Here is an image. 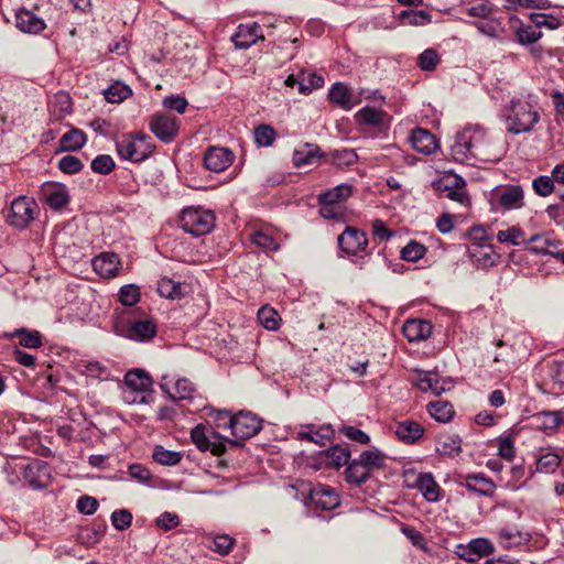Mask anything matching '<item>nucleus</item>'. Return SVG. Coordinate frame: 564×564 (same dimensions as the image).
Masks as SVG:
<instances>
[{"mask_svg":"<svg viewBox=\"0 0 564 564\" xmlns=\"http://www.w3.org/2000/svg\"><path fill=\"white\" fill-rule=\"evenodd\" d=\"M402 332L409 341H421L431 336L432 325L425 319H408Z\"/></svg>","mask_w":564,"mask_h":564,"instance_id":"5701e85b","label":"nucleus"},{"mask_svg":"<svg viewBox=\"0 0 564 564\" xmlns=\"http://www.w3.org/2000/svg\"><path fill=\"white\" fill-rule=\"evenodd\" d=\"M403 485L410 489H417L429 502H436L442 497V488L431 473H417L408 469L403 473Z\"/></svg>","mask_w":564,"mask_h":564,"instance_id":"0eeeda50","label":"nucleus"},{"mask_svg":"<svg viewBox=\"0 0 564 564\" xmlns=\"http://www.w3.org/2000/svg\"><path fill=\"white\" fill-rule=\"evenodd\" d=\"M112 525L118 530H126L131 525L132 514L124 509L116 510L111 514Z\"/></svg>","mask_w":564,"mask_h":564,"instance_id":"e2e57ef3","label":"nucleus"},{"mask_svg":"<svg viewBox=\"0 0 564 564\" xmlns=\"http://www.w3.org/2000/svg\"><path fill=\"white\" fill-rule=\"evenodd\" d=\"M94 271L101 278H113L120 270V261L116 253L104 252L93 260Z\"/></svg>","mask_w":564,"mask_h":564,"instance_id":"4be33fe9","label":"nucleus"},{"mask_svg":"<svg viewBox=\"0 0 564 564\" xmlns=\"http://www.w3.org/2000/svg\"><path fill=\"white\" fill-rule=\"evenodd\" d=\"M394 433L402 442L413 444L422 437L424 430L419 423L405 420L397 424Z\"/></svg>","mask_w":564,"mask_h":564,"instance_id":"cd10ccee","label":"nucleus"},{"mask_svg":"<svg viewBox=\"0 0 564 564\" xmlns=\"http://www.w3.org/2000/svg\"><path fill=\"white\" fill-rule=\"evenodd\" d=\"M517 41L522 45L533 44L542 37V32L534 25L520 26L516 31Z\"/></svg>","mask_w":564,"mask_h":564,"instance_id":"09e8293b","label":"nucleus"},{"mask_svg":"<svg viewBox=\"0 0 564 564\" xmlns=\"http://www.w3.org/2000/svg\"><path fill=\"white\" fill-rule=\"evenodd\" d=\"M427 411L436 421L443 423L448 422L454 414L453 406L447 401L430 402Z\"/></svg>","mask_w":564,"mask_h":564,"instance_id":"58836bf2","label":"nucleus"},{"mask_svg":"<svg viewBox=\"0 0 564 564\" xmlns=\"http://www.w3.org/2000/svg\"><path fill=\"white\" fill-rule=\"evenodd\" d=\"M253 134L256 143L260 147H270L275 140V131L268 124L257 127Z\"/></svg>","mask_w":564,"mask_h":564,"instance_id":"603ef678","label":"nucleus"},{"mask_svg":"<svg viewBox=\"0 0 564 564\" xmlns=\"http://www.w3.org/2000/svg\"><path fill=\"white\" fill-rule=\"evenodd\" d=\"M59 143L64 151H76L86 143V134L78 129H72L61 138Z\"/></svg>","mask_w":564,"mask_h":564,"instance_id":"c9c22d12","label":"nucleus"},{"mask_svg":"<svg viewBox=\"0 0 564 564\" xmlns=\"http://www.w3.org/2000/svg\"><path fill=\"white\" fill-rule=\"evenodd\" d=\"M370 476V470L358 459L351 462L346 468V479L348 482L360 485Z\"/></svg>","mask_w":564,"mask_h":564,"instance_id":"e433bc0d","label":"nucleus"},{"mask_svg":"<svg viewBox=\"0 0 564 564\" xmlns=\"http://www.w3.org/2000/svg\"><path fill=\"white\" fill-rule=\"evenodd\" d=\"M113 167L115 162L110 155H98L91 162L93 171L100 174H108Z\"/></svg>","mask_w":564,"mask_h":564,"instance_id":"69168bd1","label":"nucleus"},{"mask_svg":"<svg viewBox=\"0 0 564 564\" xmlns=\"http://www.w3.org/2000/svg\"><path fill=\"white\" fill-rule=\"evenodd\" d=\"M258 319L269 330H276L281 321L278 312L269 305H264L258 311Z\"/></svg>","mask_w":564,"mask_h":564,"instance_id":"a19ab883","label":"nucleus"},{"mask_svg":"<svg viewBox=\"0 0 564 564\" xmlns=\"http://www.w3.org/2000/svg\"><path fill=\"white\" fill-rule=\"evenodd\" d=\"M386 112L371 107H365L356 113L359 123L368 126H380L383 123Z\"/></svg>","mask_w":564,"mask_h":564,"instance_id":"ea45409f","label":"nucleus"},{"mask_svg":"<svg viewBox=\"0 0 564 564\" xmlns=\"http://www.w3.org/2000/svg\"><path fill=\"white\" fill-rule=\"evenodd\" d=\"M83 373L87 377L108 379L110 372L107 367L102 366L99 361H88L84 366Z\"/></svg>","mask_w":564,"mask_h":564,"instance_id":"680f3d73","label":"nucleus"},{"mask_svg":"<svg viewBox=\"0 0 564 564\" xmlns=\"http://www.w3.org/2000/svg\"><path fill=\"white\" fill-rule=\"evenodd\" d=\"M329 100L345 110H349L355 106L352 95L347 85L336 83L328 93Z\"/></svg>","mask_w":564,"mask_h":564,"instance_id":"c756f323","label":"nucleus"},{"mask_svg":"<svg viewBox=\"0 0 564 564\" xmlns=\"http://www.w3.org/2000/svg\"><path fill=\"white\" fill-rule=\"evenodd\" d=\"M539 119V113L533 109L530 102L521 100L512 101L510 112L507 117V129L514 134L529 132L533 129Z\"/></svg>","mask_w":564,"mask_h":564,"instance_id":"423d86ee","label":"nucleus"},{"mask_svg":"<svg viewBox=\"0 0 564 564\" xmlns=\"http://www.w3.org/2000/svg\"><path fill=\"white\" fill-rule=\"evenodd\" d=\"M161 389L169 394L172 400H195L199 398L196 394L195 386L187 378L170 380L167 376L162 377Z\"/></svg>","mask_w":564,"mask_h":564,"instance_id":"ddd939ff","label":"nucleus"},{"mask_svg":"<svg viewBox=\"0 0 564 564\" xmlns=\"http://www.w3.org/2000/svg\"><path fill=\"white\" fill-rule=\"evenodd\" d=\"M215 215L200 207H187L183 209L180 223L184 231L193 236H204L212 231L215 226Z\"/></svg>","mask_w":564,"mask_h":564,"instance_id":"20e7f679","label":"nucleus"},{"mask_svg":"<svg viewBox=\"0 0 564 564\" xmlns=\"http://www.w3.org/2000/svg\"><path fill=\"white\" fill-rule=\"evenodd\" d=\"M319 158L321 151L315 144L304 143L293 152V163L297 167L314 165Z\"/></svg>","mask_w":564,"mask_h":564,"instance_id":"393cba45","label":"nucleus"},{"mask_svg":"<svg viewBox=\"0 0 564 564\" xmlns=\"http://www.w3.org/2000/svg\"><path fill=\"white\" fill-rule=\"evenodd\" d=\"M386 456L378 449L364 451L359 460L369 469L380 468L384 464Z\"/></svg>","mask_w":564,"mask_h":564,"instance_id":"de8ad7c7","label":"nucleus"},{"mask_svg":"<svg viewBox=\"0 0 564 564\" xmlns=\"http://www.w3.org/2000/svg\"><path fill=\"white\" fill-rule=\"evenodd\" d=\"M300 77V93L303 95H307L314 89L321 88L324 85L323 76L317 75L316 73L301 70Z\"/></svg>","mask_w":564,"mask_h":564,"instance_id":"4c0bfd02","label":"nucleus"},{"mask_svg":"<svg viewBox=\"0 0 564 564\" xmlns=\"http://www.w3.org/2000/svg\"><path fill=\"white\" fill-rule=\"evenodd\" d=\"M235 160V154L227 148L210 147L204 155V164L207 170L219 173L229 167Z\"/></svg>","mask_w":564,"mask_h":564,"instance_id":"f3484780","label":"nucleus"},{"mask_svg":"<svg viewBox=\"0 0 564 564\" xmlns=\"http://www.w3.org/2000/svg\"><path fill=\"white\" fill-rule=\"evenodd\" d=\"M50 109L57 120L69 113L72 110V100L69 95L64 91L56 94L50 102Z\"/></svg>","mask_w":564,"mask_h":564,"instance_id":"f704fd0d","label":"nucleus"},{"mask_svg":"<svg viewBox=\"0 0 564 564\" xmlns=\"http://www.w3.org/2000/svg\"><path fill=\"white\" fill-rule=\"evenodd\" d=\"M158 291L161 296L166 299H176L183 295L182 285L167 278H163L159 282Z\"/></svg>","mask_w":564,"mask_h":564,"instance_id":"a18cd8bd","label":"nucleus"},{"mask_svg":"<svg viewBox=\"0 0 564 564\" xmlns=\"http://www.w3.org/2000/svg\"><path fill=\"white\" fill-rule=\"evenodd\" d=\"M466 488L486 497L494 496L496 486L481 475H469L466 477Z\"/></svg>","mask_w":564,"mask_h":564,"instance_id":"72a5a7b5","label":"nucleus"},{"mask_svg":"<svg viewBox=\"0 0 564 564\" xmlns=\"http://www.w3.org/2000/svg\"><path fill=\"white\" fill-rule=\"evenodd\" d=\"M433 187L441 196L454 200L463 207H469L470 197L466 191V182L463 177L456 174L446 175L433 182Z\"/></svg>","mask_w":564,"mask_h":564,"instance_id":"1a4fd4ad","label":"nucleus"},{"mask_svg":"<svg viewBox=\"0 0 564 564\" xmlns=\"http://www.w3.org/2000/svg\"><path fill=\"white\" fill-rule=\"evenodd\" d=\"M140 299L139 289L134 285H124L119 291V301L122 305L132 306Z\"/></svg>","mask_w":564,"mask_h":564,"instance_id":"052dcab7","label":"nucleus"},{"mask_svg":"<svg viewBox=\"0 0 564 564\" xmlns=\"http://www.w3.org/2000/svg\"><path fill=\"white\" fill-rule=\"evenodd\" d=\"M230 430L237 438L247 440L260 432L261 420L250 412L241 411L237 415H232Z\"/></svg>","mask_w":564,"mask_h":564,"instance_id":"f8f14e48","label":"nucleus"},{"mask_svg":"<svg viewBox=\"0 0 564 564\" xmlns=\"http://www.w3.org/2000/svg\"><path fill=\"white\" fill-rule=\"evenodd\" d=\"M507 10L518 11L520 9H547L551 6L549 0H503Z\"/></svg>","mask_w":564,"mask_h":564,"instance_id":"79ce46f5","label":"nucleus"},{"mask_svg":"<svg viewBox=\"0 0 564 564\" xmlns=\"http://www.w3.org/2000/svg\"><path fill=\"white\" fill-rule=\"evenodd\" d=\"M550 376L555 386L564 389V360H554L550 366Z\"/></svg>","mask_w":564,"mask_h":564,"instance_id":"774afa93","label":"nucleus"},{"mask_svg":"<svg viewBox=\"0 0 564 564\" xmlns=\"http://www.w3.org/2000/svg\"><path fill=\"white\" fill-rule=\"evenodd\" d=\"M425 252L426 248L423 245L411 241L402 248L401 258L405 261L416 262L424 257Z\"/></svg>","mask_w":564,"mask_h":564,"instance_id":"3c124183","label":"nucleus"},{"mask_svg":"<svg viewBox=\"0 0 564 564\" xmlns=\"http://www.w3.org/2000/svg\"><path fill=\"white\" fill-rule=\"evenodd\" d=\"M333 162L338 166H348L356 162L357 154L352 150H335L332 153Z\"/></svg>","mask_w":564,"mask_h":564,"instance_id":"0e129e2a","label":"nucleus"},{"mask_svg":"<svg viewBox=\"0 0 564 564\" xmlns=\"http://www.w3.org/2000/svg\"><path fill=\"white\" fill-rule=\"evenodd\" d=\"M494 551L495 546L490 540L477 538L470 540L466 545H457L456 554L467 562H476L482 556L492 554Z\"/></svg>","mask_w":564,"mask_h":564,"instance_id":"dca6fc26","label":"nucleus"},{"mask_svg":"<svg viewBox=\"0 0 564 564\" xmlns=\"http://www.w3.org/2000/svg\"><path fill=\"white\" fill-rule=\"evenodd\" d=\"M15 25L24 33H39L45 28L44 21L29 10L17 12Z\"/></svg>","mask_w":564,"mask_h":564,"instance_id":"a878e982","label":"nucleus"},{"mask_svg":"<svg viewBox=\"0 0 564 564\" xmlns=\"http://www.w3.org/2000/svg\"><path fill=\"white\" fill-rule=\"evenodd\" d=\"M326 456L329 465L341 467L348 463L350 453L347 448L334 446L326 452Z\"/></svg>","mask_w":564,"mask_h":564,"instance_id":"864d4df0","label":"nucleus"},{"mask_svg":"<svg viewBox=\"0 0 564 564\" xmlns=\"http://www.w3.org/2000/svg\"><path fill=\"white\" fill-rule=\"evenodd\" d=\"M474 26L481 34L492 39L501 37L502 33L505 32L501 19L494 17V14L486 19L474 22Z\"/></svg>","mask_w":564,"mask_h":564,"instance_id":"7c9ffc66","label":"nucleus"},{"mask_svg":"<svg viewBox=\"0 0 564 564\" xmlns=\"http://www.w3.org/2000/svg\"><path fill=\"white\" fill-rule=\"evenodd\" d=\"M12 336H18L19 344L26 348H37L42 345L41 335L36 330L17 329Z\"/></svg>","mask_w":564,"mask_h":564,"instance_id":"49530a36","label":"nucleus"},{"mask_svg":"<svg viewBox=\"0 0 564 564\" xmlns=\"http://www.w3.org/2000/svg\"><path fill=\"white\" fill-rule=\"evenodd\" d=\"M41 194L46 204L55 210H61L69 203V193L65 185L46 183L41 187Z\"/></svg>","mask_w":564,"mask_h":564,"instance_id":"6ab92c4d","label":"nucleus"},{"mask_svg":"<svg viewBox=\"0 0 564 564\" xmlns=\"http://www.w3.org/2000/svg\"><path fill=\"white\" fill-rule=\"evenodd\" d=\"M151 131L163 142H170L178 131L175 117L158 113L150 122Z\"/></svg>","mask_w":564,"mask_h":564,"instance_id":"aec40b11","label":"nucleus"},{"mask_svg":"<svg viewBox=\"0 0 564 564\" xmlns=\"http://www.w3.org/2000/svg\"><path fill=\"white\" fill-rule=\"evenodd\" d=\"M192 441L200 451H210L214 455L220 456L226 452L225 442L230 443L231 445L238 446L240 445L239 441L232 440H219V435L216 432H213L212 435L206 433V429L203 425H197L192 430L191 433Z\"/></svg>","mask_w":564,"mask_h":564,"instance_id":"9b49d317","label":"nucleus"},{"mask_svg":"<svg viewBox=\"0 0 564 564\" xmlns=\"http://www.w3.org/2000/svg\"><path fill=\"white\" fill-rule=\"evenodd\" d=\"M488 203L494 212L520 209L524 205V193L519 185L497 186L489 193Z\"/></svg>","mask_w":564,"mask_h":564,"instance_id":"39448f33","label":"nucleus"},{"mask_svg":"<svg viewBox=\"0 0 564 564\" xmlns=\"http://www.w3.org/2000/svg\"><path fill=\"white\" fill-rule=\"evenodd\" d=\"M153 459L159 464L173 466L181 462L182 455L178 452L167 451L158 446L153 452Z\"/></svg>","mask_w":564,"mask_h":564,"instance_id":"8fccbe9b","label":"nucleus"},{"mask_svg":"<svg viewBox=\"0 0 564 564\" xmlns=\"http://www.w3.org/2000/svg\"><path fill=\"white\" fill-rule=\"evenodd\" d=\"M312 499L323 510H332L339 505V496L327 486H318L312 490Z\"/></svg>","mask_w":564,"mask_h":564,"instance_id":"bb28decb","label":"nucleus"},{"mask_svg":"<svg viewBox=\"0 0 564 564\" xmlns=\"http://www.w3.org/2000/svg\"><path fill=\"white\" fill-rule=\"evenodd\" d=\"M58 167L64 172L68 174L77 173L82 170L83 163L82 161L76 158L75 155H65L63 156L58 162Z\"/></svg>","mask_w":564,"mask_h":564,"instance_id":"338daca9","label":"nucleus"},{"mask_svg":"<svg viewBox=\"0 0 564 564\" xmlns=\"http://www.w3.org/2000/svg\"><path fill=\"white\" fill-rule=\"evenodd\" d=\"M413 383L421 391H431L436 395H440L441 393L451 390L453 386L451 380L441 379L436 372L420 370L415 371Z\"/></svg>","mask_w":564,"mask_h":564,"instance_id":"2eb2a0df","label":"nucleus"},{"mask_svg":"<svg viewBox=\"0 0 564 564\" xmlns=\"http://www.w3.org/2000/svg\"><path fill=\"white\" fill-rule=\"evenodd\" d=\"M36 212L37 204L34 199L19 196L11 203L8 221L13 227L25 228L34 219Z\"/></svg>","mask_w":564,"mask_h":564,"instance_id":"9d476101","label":"nucleus"},{"mask_svg":"<svg viewBox=\"0 0 564 564\" xmlns=\"http://www.w3.org/2000/svg\"><path fill=\"white\" fill-rule=\"evenodd\" d=\"M398 19L402 25L422 26L431 23L432 17L424 10H403Z\"/></svg>","mask_w":564,"mask_h":564,"instance_id":"2f4dec72","label":"nucleus"},{"mask_svg":"<svg viewBox=\"0 0 564 564\" xmlns=\"http://www.w3.org/2000/svg\"><path fill=\"white\" fill-rule=\"evenodd\" d=\"M251 242L263 250H276L279 245L270 235L263 231H254L250 236Z\"/></svg>","mask_w":564,"mask_h":564,"instance_id":"4d7b16f0","label":"nucleus"},{"mask_svg":"<svg viewBox=\"0 0 564 564\" xmlns=\"http://www.w3.org/2000/svg\"><path fill=\"white\" fill-rule=\"evenodd\" d=\"M412 147L423 154H432L437 149L436 138L426 129L416 128L410 137Z\"/></svg>","mask_w":564,"mask_h":564,"instance_id":"b1692460","label":"nucleus"},{"mask_svg":"<svg viewBox=\"0 0 564 564\" xmlns=\"http://www.w3.org/2000/svg\"><path fill=\"white\" fill-rule=\"evenodd\" d=\"M117 334L135 341H145L154 337L156 326L152 321H135L128 325H116Z\"/></svg>","mask_w":564,"mask_h":564,"instance_id":"4468645a","label":"nucleus"},{"mask_svg":"<svg viewBox=\"0 0 564 564\" xmlns=\"http://www.w3.org/2000/svg\"><path fill=\"white\" fill-rule=\"evenodd\" d=\"M352 194L348 184H339L318 195L319 214L326 219H338L343 216V203Z\"/></svg>","mask_w":564,"mask_h":564,"instance_id":"7ed1b4c3","label":"nucleus"},{"mask_svg":"<svg viewBox=\"0 0 564 564\" xmlns=\"http://www.w3.org/2000/svg\"><path fill=\"white\" fill-rule=\"evenodd\" d=\"M263 39L264 36L261 32V26L253 22L250 24H240L237 32L232 36V42L237 48H249L259 40Z\"/></svg>","mask_w":564,"mask_h":564,"instance_id":"412c9836","label":"nucleus"},{"mask_svg":"<svg viewBox=\"0 0 564 564\" xmlns=\"http://www.w3.org/2000/svg\"><path fill=\"white\" fill-rule=\"evenodd\" d=\"M560 464L561 457L553 452H547L540 455V457L538 458L536 470L545 474L554 473L560 466Z\"/></svg>","mask_w":564,"mask_h":564,"instance_id":"37998d69","label":"nucleus"},{"mask_svg":"<svg viewBox=\"0 0 564 564\" xmlns=\"http://www.w3.org/2000/svg\"><path fill=\"white\" fill-rule=\"evenodd\" d=\"M118 155L130 162H142L154 151L150 135L144 133L123 134L116 143Z\"/></svg>","mask_w":564,"mask_h":564,"instance_id":"f03ea898","label":"nucleus"},{"mask_svg":"<svg viewBox=\"0 0 564 564\" xmlns=\"http://www.w3.org/2000/svg\"><path fill=\"white\" fill-rule=\"evenodd\" d=\"M532 188L536 195L546 197L554 192L555 186L550 176L541 175L532 181Z\"/></svg>","mask_w":564,"mask_h":564,"instance_id":"5fc2aeb1","label":"nucleus"},{"mask_svg":"<svg viewBox=\"0 0 564 564\" xmlns=\"http://www.w3.org/2000/svg\"><path fill=\"white\" fill-rule=\"evenodd\" d=\"M152 383L151 377L144 370L133 369L128 371L124 376L123 400L129 404L147 402L144 393L150 390Z\"/></svg>","mask_w":564,"mask_h":564,"instance_id":"6e6552de","label":"nucleus"},{"mask_svg":"<svg viewBox=\"0 0 564 564\" xmlns=\"http://www.w3.org/2000/svg\"><path fill=\"white\" fill-rule=\"evenodd\" d=\"M440 63V56L433 48L422 52L417 58V65L422 70H433Z\"/></svg>","mask_w":564,"mask_h":564,"instance_id":"6e6d98bb","label":"nucleus"},{"mask_svg":"<svg viewBox=\"0 0 564 564\" xmlns=\"http://www.w3.org/2000/svg\"><path fill=\"white\" fill-rule=\"evenodd\" d=\"M524 235L523 230L518 226H512L505 230H499L497 234V240L499 242H509L514 246L519 245V239Z\"/></svg>","mask_w":564,"mask_h":564,"instance_id":"bf43d9fd","label":"nucleus"},{"mask_svg":"<svg viewBox=\"0 0 564 564\" xmlns=\"http://www.w3.org/2000/svg\"><path fill=\"white\" fill-rule=\"evenodd\" d=\"M452 152L454 159L460 162L471 159L480 162H494L500 158V152L486 131L478 127L465 128L458 132Z\"/></svg>","mask_w":564,"mask_h":564,"instance_id":"f257e3e1","label":"nucleus"},{"mask_svg":"<svg viewBox=\"0 0 564 564\" xmlns=\"http://www.w3.org/2000/svg\"><path fill=\"white\" fill-rule=\"evenodd\" d=\"M531 20L534 23L536 30H540L541 28L555 30L561 26V20L554 15L531 14Z\"/></svg>","mask_w":564,"mask_h":564,"instance_id":"13d9d810","label":"nucleus"},{"mask_svg":"<svg viewBox=\"0 0 564 564\" xmlns=\"http://www.w3.org/2000/svg\"><path fill=\"white\" fill-rule=\"evenodd\" d=\"M339 248L348 254H357L365 251L368 246L366 234L354 227H346L338 236Z\"/></svg>","mask_w":564,"mask_h":564,"instance_id":"a211bd4d","label":"nucleus"},{"mask_svg":"<svg viewBox=\"0 0 564 564\" xmlns=\"http://www.w3.org/2000/svg\"><path fill=\"white\" fill-rule=\"evenodd\" d=\"M527 541L528 534L512 527H506L499 532V543L506 549L519 546Z\"/></svg>","mask_w":564,"mask_h":564,"instance_id":"473e14b6","label":"nucleus"},{"mask_svg":"<svg viewBox=\"0 0 564 564\" xmlns=\"http://www.w3.org/2000/svg\"><path fill=\"white\" fill-rule=\"evenodd\" d=\"M131 94V89L121 84V83H115L112 84L111 86H109L107 89H105L104 91V96L106 98L107 101L109 102H121L122 100H124L126 98H128V96Z\"/></svg>","mask_w":564,"mask_h":564,"instance_id":"c03bdc74","label":"nucleus"},{"mask_svg":"<svg viewBox=\"0 0 564 564\" xmlns=\"http://www.w3.org/2000/svg\"><path fill=\"white\" fill-rule=\"evenodd\" d=\"M334 435V430L329 425L321 426L313 431L312 425L301 427L297 432L299 440H306L321 446H324Z\"/></svg>","mask_w":564,"mask_h":564,"instance_id":"c85d7f7f","label":"nucleus"}]
</instances>
